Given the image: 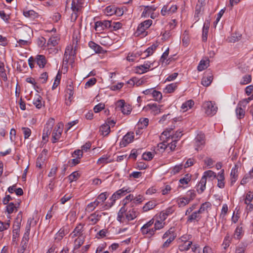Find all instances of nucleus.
<instances>
[{
  "instance_id": "f257e3e1",
  "label": "nucleus",
  "mask_w": 253,
  "mask_h": 253,
  "mask_svg": "<svg viewBox=\"0 0 253 253\" xmlns=\"http://www.w3.org/2000/svg\"><path fill=\"white\" fill-rule=\"evenodd\" d=\"M154 221V219L152 218L142 226L140 229V231L143 235H146L151 237L155 235V230L152 227Z\"/></svg>"
},
{
  "instance_id": "f03ea898",
  "label": "nucleus",
  "mask_w": 253,
  "mask_h": 253,
  "mask_svg": "<svg viewBox=\"0 0 253 253\" xmlns=\"http://www.w3.org/2000/svg\"><path fill=\"white\" fill-rule=\"evenodd\" d=\"M54 120L50 118L46 123L42 133V140L46 143L48 140V136L50 134L51 130L54 125Z\"/></svg>"
},
{
  "instance_id": "7ed1b4c3",
  "label": "nucleus",
  "mask_w": 253,
  "mask_h": 253,
  "mask_svg": "<svg viewBox=\"0 0 253 253\" xmlns=\"http://www.w3.org/2000/svg\"><path fill=\"white\" fill-rule=\"evenodd\" d=\"M195 148L197 151L201 150L204 146L206 142L205 135L204 133L200 132L195 138Z\"/></svg>"
},
{
  "instance_id": "20e7f679",
  "label": "nucleus",
  "mask_w": 253,
  "mask_h": 253,
  "mask_svg": "<svg viewBox=\"0 0 253 253\" xmlns=\"http://www.w3.org/2000/svg\"><path fill=\"white\" fill-rule=\"evenodd\" d=\"M205 112L208 116H213L217 110V107L215 106V103L211 101H206L203 104Z\"/></svg>"
},
{
  "instance_id": "39448f33",
  "label": "nucleus",
  "mask_w": 253,
  "mask_h": 253,
  "mask_svg": "<svg viewBox=\"0 0 253 253\" xmlns=\"http://www.w3.org/2000/svg\"><path fill=\"white\" fill-rule=\"evenodd\" d=\"M74 87L72 84V83H71L70 84H68L67 86L66 90H65V104L69 106L71 104V103L72 100L73 96L74 94Z\"/></svg>"
},
{
  "instance_id": "423d86ee",
  "label": "nucleus",
  "mask_w": 253,
  "mask_h": 253,
  "mask_svg": "<svg viewBox=\"0 0 253 253\" xmlns=\"http://www.w3.org/2000/svg\"><path fill=\"white\" fill-rule=\"evenodd\" d=\"M117 108L121 110L125 115H128L130 113L131 108L130 106L126 105L124 100H120L117 103Z\"/></svg>"
},
{
  "instance_id": "0eeeda50",
  "label": "nucleus",
  "mask_w": 253,
  "mask_h": 253,
  "mask_svg": "<svg viewBox=\"0 0 253 253\" xmlns=\"http://www.w3.org/2000/svg\"><path fill=\"white\" fill-rule=\"evenodd\" d=\"M152 24V21L150 19L146 20L141 23L138 26L136 33L138 35L142 34L145 30L149 28Z\"/></svg>"
},
{
  "instance_id": "6e6552de",
  "label": "nucleus",
  "mask_w": 253,
  "mask_h": 253,
  "mask_svg": "<svg viewBox=\"0 0 253 253\" xmlns=\"http://www.w3.org/2000/svg\"><path fill=\"white\" fill-rule=\"evenodd\" d=\"M61 126H62L61 124ZM62 132V129L60 127V125H56L52 133L51 141L53 143H56L60 138Z\"/></svg>"
},
{
  "instance_id": "1a4fd4ad",
  "label": "nucleus",
  "mask_w": 253,
  "mask_h": 253,
  "mask_svg": "<svg viewBox=\"0 0 253 253\" xmlns=\"http://www.w3.org/2000/svg\"><path fill=\"white\" fill-rule=\"evenodd\" d=\"M101 27L102 30L105 29L112 28V21L110 20L98 21L95 23L94 29L96 31L97 28Z\"/></svg>"
},
{
  "instance_id": "9d476101",
  "label": "nucleus",
  "mask_w": 253,
  "mask_h": 253,
  "mask_svg": "<svg viewBox=\"0 0 253 253\" xmlns=\"http://www.w3.org/2000/svg\"><path fill=\"white\" fill-rule=\"evenodd\" d=\"M144 10L141 13V17L143 18H148L150 16L151 13L155 11L157 7L155 5H143Z\"/></svg>"
},
{
  "instance_id": "9b49d317",
  "label": "nucleus",
  "mask_w": 253,
  "mask_h": 253,
  "mask_svg": "<svg viewBox=\"0 0 253 253\" xmlns=\"http://www.w3.org/2000/svg\"><path fill=\"white\" fill-rule=\"evenodd\" d=\"M133 139V132H128L123 137L122 140L120 142V145L123 147H125L128 144L131 143Z\"/></svg>"
},
{
  "instance_id": "f8f14e48",
  "label": "nucleus",
  "mask_w": 253,
  "mask_h": 253,
  "mask_svg": "<svg viewBox=\"0 0 253 253\" xmlns=\"http://www.w3.org/2000/svg\"><path fill=\"white\" fill-rule=\"evenodd\" d=\"M22 219V215L21 212H20L17 215L13 225V232L18 233L19 232L21 223Z\"/></svg>"
},
{
  "instance_id": "ddd939ff",
  "label": "nucleus",
  "mask_w": 253,
  "mask_h": 253,
  "mask_svg": "<svg viewBox=\"0 0 253 253\" xmlns=\"http://www.w3.org/2000/svg\"><path fill=\"white\" fill-rule=\"evenodd\" d=\"M73 56L74 54L72 48L68 46L65 49L63 58V63L67 64L69 61H72L73 60Z\"/></svg>"
},
{
  "instance_id": "4468645a",
  "label": "nucleus",
  "mask_w": 253,
  "mask_h": 253,
  "mask_svg": "<svg viewBox=\"0 0 253 253\" xmlns=\"http://www.w3.org/2000/svg\"><path fill=\"white\" fill-rule=\"evenodd\" d=\"M238 167L237 165H235V166L232 169L231 173H230V186H232L234 183L236 182L238 179Z\"/></svg>"
},
{
  "instance_id": "2eb2a0df",
  "label": "nucleus",
  "mask_w": 253,
  "mask_h": 253,
  "mask_svg": "<svg viewBox=\"0 0 253 253\" xmlns=\"http://www.w3.org/2000/svg\"><path fill=\"white\" fill-rule=\"evenodd\" d=\"M84 224L82 223H79L74 229V231L71 234L72 238H74L75 237H80L83 235V232L84 231Z\"/></svg>"
},
{
  "instance_id": "dca6fc26",
  "label": "nucleus",
  "mask_w": 253,
  "mask_h": 253,
  "mask_svg": "<svg viewBox=\"0 0 253 253\" xmlns=\"http://www.w3.org/2000/svg\"><path fill=\"white\" fill-rule=\"evenodd\" d=\"M245 108L242 105V102H239L236 109V114L238 119L243 118L245 115Z\"/></svg>"
},
{
  "instance_id": "f3484780",
  "label": "nucleus",
  "mask_w": 253,
  "mask_h": 253,
  "mask_svg": "<svg viewBox=\"0 0 253 253\" xmlns=\"http://www.w3.org/2000/svg\"><path fill=\"white\" fill-rule=\"evenodd\" d=\"M217 179L218 181L217 186L220 188H223L225 186L224 169L221 170V171L218 173L217 175Z\"/></svg>"
},
{
  "instance_id": "a211bd4d",
  "label": "nucleus",
  "mask_w": 253,
  "mask_h": 253,
  "mask_svg": "<svg viewBox=\"0 0 253 253\" xmlns=\"http://www.w3.org/2000/svg\"><path fill=\"white\" fill-rule=\"evenodd\" d=\"M146 108L150 110L151 113L154 115H156L161 112V108L156 103L149 104Z\"/></svg>"
},
{
  "instance_id": "6ab92c4d",
  "label": "nucleus",
  "mask_w": 253,
  "mask_h": 253,
  "mask_svg": "<svg viewBox=\"0 0 253 253\" xmlns=\"http://www.w3.org/2000/svg\"><path fill=\"white\" fill-rule=\"evenodd\" d=\"M88 46L96 53H101L103 51V48L99 44L95 43L94 42L90 41L88 42Z\"/></svg>"
},
{
  "instance_id": "aec40b11",
  "label": "nucleus",
  "mask_w": 253,
  "mask_h": 253,
  "mask_svg": "<svg viewBox=\"0 0 253 253\" xmlns=\"http://www.w3.org/2000/svg\"><path fill=\"white\" fill-rule=\"evenodd\" d=\"M199 214L200 213H198L197 211L193 212L187 217V222L191 223L195 221H198L201 218V216Z\"/></svg>"
},
{
  "instance_id": "412c9836",
  "label": "nucleus",
  "mask_w": 253,
  "mask_h": 253,
  "mask_svg": "<svg viewBox=\"0 0 253 253\" xmlns=\"http://www.w3.org/2000/svg\"><path fill=\"white\" fill-rule=\"evenodd\" d=\"M206 183L207 180L205 179V177H202L197 186V191L199 193H203L205 190Z\"/></svg>"
},
{
  "instance_id": "4be33fe9",
  "label": "nucleus",
  "mask_w": 253,
  "mask_h": 253,
  "mask_svg": "<svg viewBox=\"0 0 253 253\" xmlns=\"http://www.w3.org/2000/svg\"><path fill=\"white\" fill-rule=\"evenodd\" d=\"M102 217V215L97 213L96 212H95L93 213H91L89 216L88 217V219L89 222H91L92 224H96Z\"/></svg>"
},
{
  "instance_id": "5701e85b",
  "label": "nucleus",
  "mask_w": 253,
  "mask_h": 253,
  "mask_svg": "<svg viewBox=\"0 0 253 253\" xmlns=\"http://www.w3.org/2000/svg\"><path fill=\"white\" fill-rule=\"evenodd\" d=\"M213 77L211 74L205 76L202 79L201 83L204 86H208L211 83Z\"/></svg>"
},
{
  "instance_id": "b1692460",
  "label": "nucleus",
  "mask_w": 253,
  "mask_h": 253,
  "mask_svg": "<svg viewBox=\"0 0 253 253\" xmlns=\"http://www.w3.org/2000/svg\"><path fill=\"white\" fill-rule=\"evenodd\" d=\"M33 104L38 109H41L43 105L42 102V97L38 94L35 95Z\"/></svg>"
},
{
  "instance_id": "393cba45",
  "label": "nucleus",
  "mask_w": 253,
  "mask_h": 253,
  "mask_svg": "<svg viewBox=\"0 0 253 253\" xmlns=\"http://www.w3.org/2000/svg\"><path fill=\"white\" fill-rule=\"evenodd\" d=\"M36 62L40 68H43L46 63L45 56L42 55H38L36 58Z\"/></svg>"
},
{
  "instance_id": "a878e982",
  "label": "nucleus",
  "mask_w": 253,
  "mask_h": 253,
  "mask_svg": "<svg viewBox=\"0 0 253 253\" xmlns=\"http://www.w3.org/2000/svg\"><path fill=\"white\" fill-rule=\"evenodd\" d=\"M100 203V201H98V200H95L94 202L87 205L85 209V211L88 212L92 211Z\"/></svg>"
},
{
  "instance_id": "bb28decb",
  "label": "nucleus",
  "mask_w": 253,
  "mask_h": 253,
  "mask_svg": "<svg viewBox=\"0 0 253 253\" xmlns=\"http://www.w3.org/2000/svg\"><path fill=\"white\" fill-rule=\"evenodd\" d=\"M16 205L17 204H14L12 202H11L7 205V206H6V211L8 214H11L15 211H17V208H18L20 204L19 203H18L17 206H16Z\"/></svg>"
},
{
  "instance_id": "cd10ccee",
  "label": "nucleus",
  "mask_w": 253,
  "mask_h": 253,
  "mask_svg": "<svg viewBox=\"0 0 253 253\" xmlns=\"http://www.w3.org/2000/svg\"><path fill=\"white\" fill-rule=\"evenodd\" d=\"M126 212V210L125 207H122L120 211H119L117 215V220L121 223H124L125 218L124 216V214Z\"/></svg>"
},
{
  "instance_id": "c85d7f7f",
  "label": "nucleus",
  "mask_w": 253,
  "mask_h": 253,
  "mask_svg": "<svg viewBox=\"0 0 253 253\" xmlns=\"http://www.w3.org/2000/svg\"><path fill=\"white\" fill-rule=\"evenodd\" d=\"M194 101L190 99L183 103L182 104L181 108L183 110L184 112H185L189 109H191L194 105Z\"/></svg>"
},
{
  "instance_id": "c756f323",
  "label": "nucleus",
  "mask_w": 253,
  "mask_h": 253,
  "mask_svg": "<svg viewBox=\"0 0 253 253\" xmlns=\"http://www.w3.org/2000/svg\"><path fill=\"white\" fill-rule=\"evenodd\" d=\"M82 7V5H81L80 4L76 2V0H72L71 9L72 10L74 14L77 15V13L81 9Z\"/></svg>"
},
{
  "instance_id": "7c9ffc66",
  "label": "nucleus",
  "mask_w": 253,
  "mask_h": 253,
  "mask_svg": "<svg viewBox=\"0 0 253 253\" xmlns=\"http://www.w3.org/2000/svg\"><path fill=\"white\" fill-rule=\"evenodd\" d=\"M109 158L110 156H108L107 155H103L97 160V164L98 165H104L112 162L113 161L112 160H110Z\"/></svg>"
},
{
  "instance_id": "2f4dec72",
  "label": "nucleus",
  "mask_w": 253,
  "mask_h": 253,
  "mask_svg": "<svg viewBox=\"0 0 253 253\" xmlns=\"http://www.w3.org/2000/svg\"><path fill=\"white\" fill-rule=\"evenodd\" d=\"M157 204L154 201H150L147 202L143 207V210L144 211H147L150 210L154 208Z\"/></svg>"
},
{
  "instance_id": "473e14b6",
  "label": "nucleus",
  "mask_w": 253,
  "mask_h": 253,
  "mask_svg": "<svg viewBox=\"0 0 253 253\" xmlns=\"http://www.w3.org/2000/svg\"><path fill=\"white\" fill-rule=\"evenodd\" d=\"M100 131L101 134L104 136L107 135L110 132V126L109 125L105 124L102 125L100 127Z\"/></svg>"
},
{
  "instance_id": "72a5a7b5",
  "label": "nucleus",
  "mask_w": 253,
  "mask_h": 253,
  "mask_svg": "<svg viewBox=\"0 0 253 253\" xmlns=\"http://www.w3.org/2000/svg\"><path fill=\"white\" fill-rule=\"evenodd\" d=\"M154 226L153 227V229L155 230V233L157 230H160L163 228L165 225V222L159 220H156L155 222L154 221Z\"/></svg>"
},
{
  "instance_id": "f704fd0d",
  "label": "nucleus",
  "mask_w": 253,
  "mask_h": 253,
  "mask_svg": "<svg viewBox=\"0 0 253 253\" xmlns=\"http://www.w3.org/2000/svg\"><path fill=\"white\" fill-rule=\"evenodd\" d=\"M137 212L134 209L129 210L126 214V218L128 221L132 220L137 217Z\"/></svg>"
},
{
  "instance_id": "c9c22d12",
  "label": "nucleus",
  "mask_w": 253,
  "mask_h": 253,
  "mask_svg": "<svg viewBox=\"0 0 253 253\" xmlns=\"http://www.w3.org/2000/svg\"><path fill=\"white\" fill-rule=\"evenodd\" d=\"M23 15L26 17L31 18H35L38 16V13L36 12L33 10L24 11Z\"/></svg>"
},
{
  "instance_id": "e433bc0d",
  "label": "nucleus",
  "mask_w": 253,
  "mask_h": 253,
  "mask_svg": "<svg viewBox=\"0 0 253 253\" xmlns=\"http://www.w3.org/2000/svg\"><path fill=\"white\" fill-rule=\"evenodd\" d=\"M177 83H172L168 85L165 88L164 91L166 93L173 92L177 88Z\"/></svg>"
},
{
  "instance_id": "4c0bfd02",
  "label": "nucleus",
  "mask_w": 253,
  "mask_h": 253,
  "mask_svg": "<svg viewBox=\"0 0 253 253\" xmlns=\"http://www.w3.org/2000/svg\"><path fill=\"white\" fill-rule=\"evenodd\" d=\"M177 202L179 207H184L190 203L188 197L179 198L177 199Z\"/></svg>"
},
{
  "instance_id": "58836bf2",
  "label": "nucleus",
  "mask_w": 253,
  "mask_h": 253,
  "mask_svg": "<svg viewBox=\"0 0 253 253\" xmlns=\"http://www.w3.org/2000/svg\"><path fill=\"white\" fill-rule=\"evenodd\" d=\"M208 64H209V60H201L198 67H197V69L199 71H202L203 70H205V69H206L208 66Z\"/></svg>"
},
{
  "instance_id": "ea45409f",
  "label": "nucleus",
  "mask_w": 253,
  "mask_h": 253,
  "mask_svg": "<svg viewBox=\"0 0 253 253\" xmlns=\"http://www.w3.org/2000/svg\"><path fill=\"white\" fill-rule=\"evenodd\" d=\"M211 205L210 202H205L201 205L199 210L197 211V212L199 213L200 214L202 213L205 211L207 210L208 208H211Z\"/></svg>"
},
{
  "instance_id": "a19ab883",
  "label": "nucleus",
  "mask_w": 253,
  "mask_h": 253,
  "mask_svg": "<svg viewBox=\"0 0 253 253\" xmlns=\"http://www.w3.org/2000/svg\"><path fill=\"white\" fill-rule=\"evenodd\" d=\"M143 83H144V81L143 80H138V79L136 78H133L129 80H128L127 83L131 85H134L135 84L137 86H139L141 84Z\"/></svg>"
},
{
  "instance_id": "79ce46f5",
  "label": "nucleus",
  "mask_w": 253,
  "mask_h": 253,
  "mask_svg": "<svg viewBox=\"0 0 253 253\" xmlns=\"http://www.w3.org/2000/svg\"><path fill=\"white\" fill-rule=\"evenodd\" d=\"M176 235H171L170 237L164 243L162 246V248H167L169 247L170 243L174 240Z\"/></svg>"
},
{
  "instance_id": "37998d69",
  "label": "nucleus",
  "mask_w": 253,
  "mask_h": 253,
  "mask_svg": "<svg viewBox=\"0 0 253 253\" xmlns=\"http://www.w3.org/2000/svg\"><path fill=\"white\" fill-rule=\"evenodd\" d=\"M65 235V230L64 228H61L56 234L55 240L57 241H61Z\"/></svg>"
},
{
  "instance_id": "c03bdc74",
  "label": "nucleus",
  "mask_w": 253,
  "mask_h": 253,
  "mask_svg": "<svg viewBox=\"0 0 253 253\" xmlns=\"http://www.w3.org/2000/svg\"><path fill=\"white\" fill-rule=\"evenodd\" d=\"M80 176V174L78 171H74L70 174L68 178L70 183L74 181H76Z\"/></svg>"
},
{
  "instance_id": "a18cd8bd",
  "label": "nucleus",
  "mask_w": 253,
  "mask_h": 253,
  "mask_svg": "<svg viewBox=\"0 0 253 253\" xmlns=\"http://www.w3.org/2000/svg\"><path fill=\"white\" fill-rule=\"evenodd\" d=\"M116 6L115 5H109L105 9V13L107 15H112L114 14Z\"/></svg>"
},
{
  "instance_id": "49530a36",
  "label": "nucleus",
  "mask_w": 253,
  "mask_h": 253,
  "mask_svg": "<svg viewBox=\"0 0 253 253\" xmlns=\"http://www.w3.org/2000/svg\"><path fill=\"white\" fill-rule=\"evenodd\" d=\"M155 101H159L162 99V94L160 91L154 90L152 94Z\"/></svg>"
},
{
  "instance_id": "de8ad7c7",
  "label": "nucleus",
  "mask_w": 253,
  "mask_h": 253,
  "mask_svg": "<svg viewBox=\"0 0 253 253\" xmlns=\"http://www.w3.org/2000/svg\"><path fill=\"white\" fill-rule=\"evenodd\" d=\"M192 245V242L191 241L188 242L187 244H186V243H184V244L179 246V249L180 251H188Z\"/></svg>"
},
{
  "instance_id": "09e8293b",
  "label": "nucleus",
  "mask_w": 253,
  "mask_h": 253,
  "mask_svg": "<svg viewBox=\"0 0 253 253\" xmlns=\"http://www.w3.org/2000/svg\"><path fill=\"white\" fill-rule=\"evenodd\" d=\"M252 77L250 75H246L244 76L240 81L241 84H247L251 82Z\"/></svg>"
},
{
  "instance_id": "8fccbe9b",
  "label": "nucleus",
  "mask_w": 253,
  "mask_h": 253,
  "mask_svg": "<svg viewBox=\"0 0 253 253\" xmlns=\"http://www.w3.org/2000/svg\"><path fill=\"white\" fill-rule=\"evenodd\" d=\"M118 199H119L118 196H117L116 195L115 193H114L112 195V196H111V198L110 199L112 201L111 202V203H107L105 205V206L107 207V209L111 208L114 205V204L115 203L116 200Z\"/></svg>"
},
{
  "instance_id": "3c124183",
  "label": "nucleus",
  "mask_w": 253,
  "mask_h": 253,
  "mask_svg": "<svg viewBox=\"0 0 253 253\" xmlns=\"http://www.w3.org/2000/svg\"><path fill=\"white\" fill-rule=\"evenodd\" d=\"M45 159L43 158L42 155H40L36 161V167L39 168H41L42 164L44 163Z\"/></svg>"
},
{
  "instance_id": "603ef678",
  "label": "nucleus",
  "mask_w": 253,
  "mask_h": 253,
  "mask_svg": "<svg viewBox=\"0 0 253 253\" xmlns=\"http://www.w3.org/2000/svg\"><path fill=\"white\" fill-rule=\"evenodd\" d=\"M242 232V228L241 227L238 226L234 232V238L237 239H240L241 238V235Z\"/></svg>"
},
{
  "instance_id": "864d4df0",
  "label": "nucleus",
  "mask_w": 253,
  "mask_h": 253,
  "mask_svg": "<svg viewBox=\"0 0 253 253\" xmlns=\"http://www.w3.org/2000/svg\"><path fill=\"white\" fill-rule=\"evenodd\" d=\"M202 177H205V179L207 180V177L215 178L216 177V175L214 172L209 170L204 172V175Z\"/></svg>"
},
{
  "instance_id": "5fc2aeb1",
  "label": "nucleus",
  "mask_w": 253,
  "mask_h": 253,
  "mask_svg": "<svg viewBox=\"0 0 253 253\" xmlns=\"http://www.w3.org/2000/svg\"><path fill=\"white\" fill-rule=\"evenodd\" d=\"M57 44V38L56 37H52L50 38L47 42V44L52 46H55Z\"/></svg>"
},
{
  "instance_id": "6e6d98bb",
  "label": "nucleus",
  "mask_w": 253,
  "mask_h": 253,
  "mask_svg": "<svg viewBox=\"0 0 253 253\" xmlns=\"http://www.w3.org/2000/svg\"><path fill=\"white\" fill-rule=\"evenodd\" d=\"M72 157H75L80 160L83 156V152L81 150H76L72 154Z\"/></svg>"
},
{
  "instance_id": "4d7b16f0",
  "label": "nucleus",
  "mask_w": 253,
  "mask_h": 253,
  "mask_svg": "<svg viewBox=\"0 0 253 253\" xmlns=\"http://www.w3.org/2000/svg\"><path fill=\"white\" fill-rule=\"evenodd\" d=\"M196 193L194 190H189L187 193V196L186 197H188V200L190 202L192 200H193L196 197Z\"/></svg>"
},
{
  "instance_id": "13d9d810",
  "label": "nucleus",
  "mask_w": 253,
  "mask_h": 253,
  "mask_svg": "<svg viewBox=\"0 0 253 253\" xmlns=\"http://www.w3.org/2000/svg\"><path fill=\"white\" fill-rule=\"evenodd\" d=\"M108 194L107 192L102 193L98 195L96 200H98L100 203H103L106 200Z\"/></svg>"
},
{
  "instance_id": "bf43d9fd",
  "label": "nucleus",
  "mask_w": 253,
  "mask_h": 253,
  "mask_svg": "<svg viewBox=\"0 0 253 253\" xmlns=\"http://www.w3.org/2000/svg\"><path fill=\"white\" fill-rule=\"evenodd\" d=\"M22 130H23V134L24 135V138L27 139L31 135V130L28 127H23L22 128Z\"/></svg>"
},
{
  "instance_id": "052dcab7",
  "label": "nucleus",
  "mask_w": 253,
  "mask_h": 253,
  "mask_svg": "<svg viewBox=\"0 0 253 253\" xmlns=\"http://www.w3.org/2000/svg\"><path fill=\"white\" fill-rule=\"evenodd\" d=\"M10 226V220L7 222L4 223L0 221V231L7 229Z\"/></svg>"
},
{
  "instance_id": "680f3d73",
  "label": "nucleus",
  "mask_w": 253,
  "mask_h": 253,
  "mask_svg": "<svg viewBox=\"0 0 253 253\" xmlns=\"http://www.w3.org/2000/svg\"><path fill=\"white\" fill-rule=\"evenodd\" d=\"M0 74L1 77L4 79H7L6 75L5 72L4 64L1 62H0Z\"/></svg>"
},
{
  "instance_id": "e2e57ef3",
  "label": "nucleus",
  "mask_w": 253,
  "mask_h": 253,
  "mask_svg": "<svg viewBox=\"0 0 253 253\" xmlns=\"http://www.w3.org/2000/svg\"><path fill=\"white\" fill-rule=\"evenodd\" d=\"M153 155L151 152H148L146 153H143L142 155L143 159L144 160L146 161H150L153 158Z\"/></svg>"
},
{
  "instance_id": "0e129e2a",
  "label": "nucleus",
  "mask_w": 253,
  "mask_h": 253,
  "mask_svg": "<svg viewBox=\"0 0 253 253\" xmlns=\"http://www.w3.org/2000/svg\"><path fill=\"white\" fill-rule=\"evenodd\" d=\"M17 42L18 43V45L16 44V46L18 47H22L25 45H29L30 43L28 40H19L17 41Z\"/></svg>"
},
{
  "instance_id": "69168bd1",
  "label": "nucleus",
  "mask_w": 253,
  "mask_h": 253,
  "mask_svg": "<svg viewBox=\"0 0 253 253\" xmlns=\"http://www.w3.org/2000/svg\"><path fill=\"white\" fill-rule=\"evenodd\" d=\"M0 17L6 23L9 22L10 16L9 15L6 14L4 11L0 10Z\"/></svg>"
},
{
  "instance_id": "338daca9",
  "label": "nucleus",
  "mask_w": 253,
  "mask_h": 253,
  "mask_svg": "<svg viewBox=\"0 0 253 253\" xmlns=\"http://www.w3.org/2000/svg\"><path fill=\"white\" fill-rule=\"evenodd\" d=\"M105 105L102 103H99L95 105L93 108L95 113H98L104 108Z\"/></svg>"
},
{
  "instance_id": "774afa93",
  "label": "nucleus",
  "mask_w": 253,
  "mask_h": 253,
  "mask_svg": "<svg viewBox=\"0 0 253 253\" xmlns=\"http://www.w3.org/2000/svg\"><path fill=\"white\" fill-rule=\"evenodd\" d=\"M252 192L251 191L248 192L246 196V198L245 199V203L246 204H248V203H251L253 199V195L251 194Z\"/></svg>"
}]
</instances>
